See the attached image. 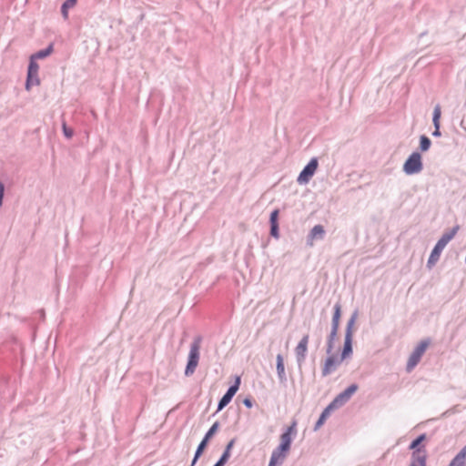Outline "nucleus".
<instances>
[{
    "mask_svg": "<svg viewBox=\"0 0 466 466\" xmlns=\"http://www.w3.org/2000/svg\"><path fill=\"white\" fill-rule=\"evenodd\" d=\"M459 230V226L453 227L451 230L446 231L442 234L441 238L437 241L434 248H432L431 255L427 261V268H432L440 259L441 254L446 245L455 237Z\"/></svg>",
    "mask_w": 466,
    "mask_h": 466,
    "instance_id": "obj_1",
    "label": "nucleus"
},
{
    "mask_svg": "<svg viewBox=\"0 0 466 466\" xmlns=\"http://www.w3.org/2000/svg\"><path fill=\"white\" fill-rule=\"evenodd\" d=\"M359 317V310L356 309L352 312L350 318L349 319L345 329V338L343 349L340 355L339 361L344 360L349 358L352 354V339H353V326Z\"/></svg>",
    "mask_w": 466,
    "mask_h": 466,
    "instance_id": "obj_2",
    "label": "nucleus"
},
{
    "mask_svg": "<svg viewBox=\"0 0 466 466\" xmlns=\"http://www.w3.org/2000/svg\"><path fill=\"white\" fill-rule=\"evenodd\" d=\"M201 342H202V337L197 336L194 338V339L190 345V350H189V353L187 356V366L185 369V375L187 377L193 375L196 370V368L198 365L199 355H200L199 350H200Z\"/></svg>",
    "mask_w": 466,
    "mask_h": 466,
    "instance_id": "obj_3",
    "label": "nucleus"
},
{
    "mask_svg": "<svg viewBox=\"0 0 466 466\" xmlns=\"http://www.w3.org/2000/svg\"><path fill=\"white\" fill-rule=\"evenodd\" d=\"M402 169L406 175L420 173L423 169L420 153L418 151L412 152L404 162Z\"/></svg>",
    "mask_w": 466,
    "mask_h": 466,
    "instance_id": "obj_4",
    "label": "nucleus"
},
{
    "mask_svg": "<svg viewBox=\"0 0 466 466\" xmlns=\"http://www.w3.org/2000/svg\"><path fill=\"white\" fill-rule=\"evenodd\" d=\"M429 345L430 339H423L413 350L406 365V370L408 372L411 371L418 365Z\"/></svg>",
    "mask_w": 466,
    "mask_h": 466,
    "instance_id": "obj_5",
    "label": "nucleus"
},
{
    "mask_svg": "<svg viewBox=\"0 0 466 466\" xmlns=\"http://www.w3.org/2000/svg\"><path fill=\"white\" fill-rule=\"evenodd\" d=\"M319 167V161L317 157H312L309 162L303 167L299 173L297 182L299 185H305L309 182L311 177L316 173Z\"/></svg>",
    "mask_w": 466,
    "mask_h": 466,
    "instance_id": "obj_6",
    "label": "nucleus"
},
{
    "mask_svg": "<svg viewBox=\"0 0 466 466\" xmlns=\"http://www.w3.org/2000/svg\"><path fill=\"white\" fill-rule=\"evenodd\" d=\"M359 386L356 383H353L350 385L347 389H345L342 392L338 394L332 402L334 405H337L338 408L342 407L344 404H346L352 395L358 390Z\"/></svg>",
    "mask_w": 466,
    "mask_h": 466,
    "instance_id": "obj_7",
    "label": "nucleus"
},
{
    "mask_svg": "<svg viewBox=\"0 0 466 466\" xmlns=\"http://www.w3.org/2000/svg\"><path fill=\"white\" fill-rule=\"evenodd\" d=\"M309 338V337L308 334L304 335L302 337V339L299 340L297 347L295 348L296 360H297L299 369L301 368L302 364L304 363V361L306 360Z\"/></svg>",
    "mask_w": 466,
    "mask_h": 466,
    "instance_id": "obj_8",
    "label": "nucleus"
},
{
    "mask_svg": "<svg viewBox=\"0 0 466 466\" xmlns=\"http://www.w3.org/2000/svg\"><path fill=\"white\" fill-rule=\"evenodd\" d=\"M289 451V449L283 447L282 445L279 444L276 449L273 450L268 462V466L281 465L285 458L287 457Z\"/></svg>",
    "mask_w": 466,
    "mask_h": 466,
    "instance_id": "obj_9",
    "label": "nucleus"
},
{
    "mask_svg": "<svg viewBox=\"0 0 466 466\" xmlns=\"http://www.w3.org/2000/svg\"><path fill=\"white\" fill-rule=\"evenodd\" d=\"M297 421L293 420L291 425L289 426L286 431L280 435V445L290 450L292 442V435L297 433Z\"/></svg>",
    "mask_w": 466,
    "mask_h": 466,
    "instance_id": "obj_10",
    "label": "nucleus"
},
{
    "mask_svg": "<svg viewBox=\"0 0 466 466\" xmlns=\"http://www.w3.org/2000/svg\"><path fill=\"white\" fill-rule=\"evenodd\" d=\"M329 355V356L326 359L324 366L322 368L321 373L323 377L329 375L333 370H335L336 365L341 362L332 353Z\"/></svg>",
    "mask_w": 466,
    "mask_h": 466,
    "instance_id": "obj_11",
    "label": "nucleus"
},
{
    "mask_svg": "<svg viewBox=\"0 0 466 466\" xmlns=\"http://www.w3.org/2000/svg\"><path fill=\"white\" fill-rule=\"evenodd\" d=\"M276 362L277 374L279 383L286 385L288 379L285 371L284 359L281 354L277 355Z\"/></svg>",
    "mask_w": 466,
    "mask_h": 466,
    "instance_id": "obj_12",
    "label": "nucleus"
},
{
    "mask_svg": "<svg viewBox=\"0 0 466 466\" xmlns=\"http://www.w3.org/2000/svg\"><path fill=\"white\" fill-rule=\"evenodd\" d=\"M339 409L337 405H334V403L331 401L321 412L319 420L316 421L314 426V431H318L326 421V420L329 418L330 413Z\"/></svg>",
    "mask_w": 466,
    "mask_h": 466,
    "instance_id": "obj_13",
    "label": "nucleus"
},
{
    "mask_svg": "<svg viewBox=\"0 0 466 466\" xmlns=\"http://www.w3.org/2000/svg\"><path fill=\"white\" fill-rule=\"evenodd\" d=\"M411 462L410 466H426V455L424 449H418L411 454Z\"/></svg>",
    "mask_w": 466,
    "mask_h": 466,
    "instance_id": "obj_14",
    "label": "nucleus"
},
{
    "mask_svg": "<svg viewBox=\"0 0 466 466\" xmlns=\"http://www.w3.org/2000/svg\"><path fill=\"white\" fill-rule=\"evenodd\" d=\"M325 235V229L322 225H315L308 236V240L312 239H323Z\"/></svg>",
    "mask_w": 466,
    "mask_h": 466,
    "instance_id": "obj_15",
    "label": "nucleus"
},
{
    "mask_svg": "<svg viewBox=\"0 0 466 466\" xmlns=\"http://www.w3.org/2000/svg\"><path fill=\"white\" fill-rule=\"evenodd\" d=\"M208 441H207L205 438L202 439V441H200V443L198 444L196 451H195V455H194V458L191 461V464L190 466H195V464L197 463L198 460L200 458V456L203 454L204 451L206 450L208 444Z\"/></svg>",
    "mask_w": 466,
    "mask_h": 466,
    "instance_id": "obj_16",
    "label": "nucleus"
},
{
    "mask_svg": "<svg viewBox=\"0 0 466 466\" xmlns=\"http://www.w3.org/2000/svg\"><path fill=\"white\" fill-rule=\"evenodd\" d=\"M448 466H466V454L460 451Z\"/></svg>",
    "mask_w": 466,
    "mask_h": 466,
    "instance_id": "obj_17",
    "label": "nucleus"
},
{
    "mask_svg": "<svg viewBox=\"0 0 466 466\" xmlns=\"http://www.w3.org/2000/svg\"><path fill=\"white\" fill-rule=\"evenodd\" d=\"M54 48L53 44L48 45L46 48L41 49L32 55L35 59H44L52 54Z\"/></svg>",
    "mask_w": 466,
    "mask_h": 466,
    "instance_id": "obj_18",
    "label": "nucleus"
},
{
    "mask_svg": "<svg viewBox=\"0 0 466 466\" xmlns=\"http://www.w3.org/2000/svg\"><path fill=\"white\" fill-rule=\"evenodd\" d=\"M40 84V79L38 75L35 74H27L26 81H25V88L29 90L32 86H38Z\"/></svg>",
    "mask_w": 466,
    "mask_h": 466,
    "instance_id": "obj_19",
    "label": "nucleus"
},
{
    "mask_svg": "<svg viewBox=\"0 0 466 466\" xmlns=\"http://www.w3.org/2000/svg\"><path fill=\"white\" fill-rule=\"evenodd\" d=\"M431 146V139L426 135H421L420 137V150L421 152H426L430 149Z\"/></svg>",
    "mask_w": 466,
    "mask_h": 466,
    "instance_id": "obj_20",
    "label": "nucleus"
},
{
    "mask_svg": "<svg viewBox=\"0 0 466 466\" xmlns=\"http://www.w3.org/2000/svg\"><path fill=\"white\" fill-rule=\"evenodd\" d=\"M77 0H66L61 6V13L64 18L68 17V9L76 4Z\"/></svg>",
    "mask_w": 466,
    "mask_h": 466,
    "instance_id": "obj_21",
    "label": "nucleus"
},
{
    "mask_svg": "<svg viewBox=\"0 0 466 466\" xmlns=\"http://www.w3.org/2000/svg\"><path fill=\"white\" fill-rule=\"evenodd\" d=\"M338 334H334V333H330L329 334L328 338H327V348H326V353L327 354H331L333 350H334V346H335V339L337 338Z\"/></svg>",
    "mask_w": 466,
    "mask_h": 466,
    "instance_id": "obj_22",
    "label": "nucleus"
},
{
    "mask_svg": "<svg viewBox=\"0 0 466 466\" xmlns=\"http://www.w3.org/2000/svg\"><path fill=\"white\" fill-rule=\"evenodd\" d=\"M239 385H240V378L236 377L235 382L229 386V388L226 391V394L233 399V397L235 396V394L237 393V391L239 389Z\"/></svg>",
    "mask_w": 466,
    "mask_h": 466,
    "instance_id": "obj_23",
    "label": "nucleus"
},
{
    "mask_svg": "<svg viewBox=\"0 0 466 466\" xmlns=\"http://www.w3.org/2000/svg\"><path fill=\"white\" fill-rule=\"evenodd\" d=\"M426 439V434L425 433H422L420 435H419L416 439H414L410 444V447L409 449L410 450H414V451H417L418 449H421L420 447V445L421 444V442Z\"/></svg>",
    "mask_w": 466,
    "mask_h": 466,
    "instance_id": "obj_24",
    "label": "nucleus"
},
{
    "mask_svg": "<svg viewBox=\"0 0 466 466\" xmlns=\"http://www.w3.org/2000/svg\"><path fill=\"white\" fill-rule=\"evenodd\" d=\"M334 312L331 321L339 323L341 318V304L338 301L333 307Z\"/></svg>",
    "mask_w": 466,
    "mask_h": 466,
    "instance_id": "obj_25",
    "label": "nucleus"
},
{
    "mask_svg": "<svg viewBox=\"0 0 466 466\" xmlns=\"http://www.w3.org/2000/svg\"><path fill=\"white\" fill-rule=\"evenodd\" d=\"M441 116V107L439 104H437L433 109V114H432L433 126L441 125V122H440Z\"/></svg>",
    "mask_w": 466,
    "mask_h": 466,
    "instance_id": "obj_26",
    "label": "nucleus"
},
{
    "mask_svg": "<svg viewBox=\"0 0 466 466\" xmlns=\"http://www.w3.org/2000/svg\"><path fill=\"white\" fill-rule=\"evenodd\" d=\"M218 429H219V422L218 421L214 422L213 425L209 428V430L206 432L204 438L209 441L213 438V436L217 433Z\"/></svg>",
    "mask_w": 466,
    "mask_h": 466,
    "instance_id": "obj_27",
    "label": "nucleus"
},
{
    "mask_svg": "<svg viewBox=\"0 0 466 466\" xmlns=\"http://www.w3.org/2000/svg\"><path fill=\"white\" fill-rule=\"evenodd\" d=\"M38 69H39L38 64L35 62V59L33 58V56H31L30 61L28 64V67H27V74L38 75Z\"/></svg>",
    "mask_w": 466,
    "mask_h": 466,
    "instance_id": "obj_28",
    "label": "nucleus"
},
{
    "mask_svg": "<svg viewBox=\"0 0 466 466\" xmlns=\"http://www.w3.org/2000/svg\"><path fill=\"white\" fill-rule=\"evenodd\" d=\"M231 400L232 398L225 393L218 401L217 412L222 410L231 401Z\"/></svg>",
    "mask_w": 466,
    "mask_h": 466,
    "instance_id": "obj_29",
    "label": "nucleus"
},
{
    "mask_svg": "<svg viewBox=\"0 0 466 466\" xmlns=\"http://www.w3.org/2000/svg\"><path fill=\"white\" fill-rule=\"evenodd\" d=\"M62 129L63 134L66 138H72V137L74 136V130L71 127H67L66 122H63Z\"/></svg>",
    "mask_w": 466,
    "mask_h": 466,
    "instance_id": "obj_30",
    "label": "nucleus"
},
{
    "mask_svg": "<svg viewBox=\"0 0 466 466\" xmlns=\"http://www.w3.org/2000/svg\"><path fill=\"white\" fill-rule=\"evenodd\" d=\"M229 458L230 454L223 452L218 461L213 466H224Z\"/></svg>",
    "mask_w": 466,
    "mask_h": 466,
    "instance_id": "obj_31",
    "label": "nucleus"
},
{
    "mask_svg": "<svg viewBox=\"0 0 466 466\" xmlns=\"http://www.w3.org/2000/svg\"><path fill=\"white\" fill-rule=\"evenodd\" d=\"M270 236L273 237L274 238H279V224H270Z\"/></svg>",
    "mask_w": 466,
    "mask_h": 466,
    "instance_id": "obj_32",
    "label": "nucleus"
},
{
    "mask_svg": "<svg viewBox=\"0 0 466 466\" xmlns=\"http://www.w3.org/2000/svg\"><path fill=\"white\" fill-rule=\"evenodd\" d=\"M279 209H274L270 213L269 223L270 224H279Z\"/></svg>",
    "mask_w": 466,
    "mask_h": 466,
    "instance_id": "obj_33",
    "label": "nucleus"
},
{
    "mask_svg": "<svg viewBox=\"0 0 466 466\" xmlns=\"http://www.w3.org/2000/svg\"><path fill=\"white\" fill-rule=\"evenodd\" d=\"M235 441L236 440L235 439H232L228 441V443L226 445V448L224 450V453H228L230 454V451L231 449L233 448L234 444H235Z\"/></svg>",
    "mask_w": 466,
    "mask_h": 466,
    "instance_id": "obj_34",
    "label": "nucleus"
},
{
    "mask_svg": "<svg viewBox=\"0 0 466 466\" xmlns=\"http://www.w3.org/2000/svg\"><path fill=\"white\" fill-rule=\"evenodd\" d=\"M339 329V323H336L331 321V329L330 333L338 334Z\"/></svg>",
    "mask_w": 466,
    "mask_h": 466,
    "instance_id": "obj_35",
    "label": "nucleus"
},
{
    "mask_svg": "<svg viewBox=\"0 0 466 466\" xmlns=\"http://www.w3.org/2000/svg\"><path fill=\"white\" fill-rule=\"evenodd\" d=\"M5 196V185L0 181V207L3 204V199Z\"/></svg>",
    "mask_w": 466,
    "mask_h": 466,
    "instance_id": "obj_36",
    "label": "nucleus"
},
{
    "mask_svg": "<svg viewBox=\"0 0 466 466\" xmlns=\"http://www.w3.org/2000/svg\"><path fill=\"white\" fill-rule=\"evenodd\" d=\"M243 404L247 407V408H251L253 406V400L251 398L248 397V398H245L243 400Z\"/></svg>",
    "mask_w": 466,
    "mask_h": 466,
    "instance_id": "obj_37",
    "label": "nucleus"
},
{
    "mask_svg": "<svg viewBox=\"0 0 466 466\" xmlns=\"http://www.w3.org/2000/svg\"><path fill=\"white\" fill-rule=\"evenodd\" d=\"M440 127H441V125L434 126V131L432 132L433 137H439L441 136Z\"/></svg>",
    "mask_w": 466,
    "mask_h": 466,
    "instance_id": "obj_38",
    "label": "nucleus"
},
{
    "mask_svg": "<svg viewBox=\"0 0 466 466\" xmlns=\"http://www.w3.org/2000/svg\"><path fill=\"white\" fill-rule=\"evenodd\" d=\"M461 451L466 454V445Z\"/></svg>",
    "mask_w": 466,
    "mask_h": 466,
    "instance_id": "obj_39",
    "label": "nucleus"
}]
</instances>
